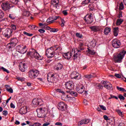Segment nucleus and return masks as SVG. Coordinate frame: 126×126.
I'll return each instance as SVG.
<instances>
[{"mask_svg": "<svg viewBox=\"0 0 126 126\" xmlns=\"http://www.w3.org/2000/svg\"><path fill=\"white\" fill-rule=\"evenodd\" d=\"M81 51H83V48H80V50L76 48L75 49H72V51L70 52H67L63 54V57L65 59V60H70L71 57L73 55V60L74 61H76L80 56H81Z\"/></svg>", "mask_w": 126, "mask_h": 126, "instance_id": "nucleus-1", "label": "nucleus"}, {"mask_svg": "<svg viewBox=\"0 0 126 126\" xmlns=\"http://www.w3.org/2000/svg\"><path fill=\"white\" fill-rule=\"evenodd\" d=\"M126 51L122 50L119 53L114 54L113 60L116 63H121L123 62L125 56H126Z\"/></svg>", "mask_w": 126, "mask_h": 126, "instance_id": "nucleus-2", "label": "nucleus"}, {"mask_svg": "<svg viewBox=\"0 0 126 126\" xmlns=\"http://www.w3.org/2000/svg\"><path fill=\"white\" fill-rule=\"evenodd\" d=\"M28 55L30 56L31 58H34V59L38 60V61H41L42 59V56H40V54L34 49H31L30 52L28 53Z\"/></svg>", "mask_w": 126, "mask_h": 126, "instance_id": "nucleus-3", "label": "nucleus"}, {"mask_svg": "<svg viewBox=\"0 0 126 126\" xmlns=\"http://www.w3.org/2000/svg\"><path fill=\"white\" fill-rule=\"evenodd\" d=\"M59 77V75L53 73H49L47 74V80L48 82L53 83L56 81V79Z\"/></svg>", "mask_w": 126, "mask_h": 126, "instance_id": "nucleus-4", "label": "nucleus"}, {"mask_svg": "<svg viewBox=\"0 0 126 126\" xmlns=\"http://www.w3.org/2000/svg\"><path fill=\"white\" fill-rule=\"evenodd\" d=\"M27 47L26 46H23L22 45H18L16 47V50L18 51L20 54H25L26 52H27V49H26Z\"/></svg>", "mask_w": 126, "mask_h": 126, "instance_id": "nucleus-5", "label": "nucleus"}, {"mask_svg": "<svg viewBox=\"0 0 126 126\" xmlns=\"http://www.w3.org/2000/svg\"><path fill=\"white\" fill-rule=\"evenodd\" d=\"M54 53H55L54 47H50L46 50V56H47V58L51 59V58H53L54 57Z\"/></svg>", "mask_w": 126, "mask_h": 126, "instance_id": "nucleus-6", "label": "nucleus"}, {"mask_svg": "<svg viewBox=\"0 0 126 126\" xmlns=\"http://www.w3.org/2000/svg\"><path fill=\"white\" fill-rule=\"evenodd\" d=\"M39 75V71L37 70H32L29 72V76L30 78H36Z\"/></svg>", "mask_w": 126, "mask_h": 126, "instance_id": "nucleus-7", "label": "nucleus"}, {"mask_svg": "<svg viewBox=\"0 0 126 126\" xmlns=\"http://www.w3.org/2000/svg\"><path fill=\"white\" fill-rule=\"evenodd\" d=\"M84 20L86 22L87 24H91L93 23L94 19L92 18V14H87L84 18Z\"/></svg>", "mask_w": 126, "mask_h": 126, "instance_id": "nucleus-8", "label": "nucleus"}, {"mask_svg": "<svg viewBox=\"0 0 126 126\" xmlns=\"http://www.w3.org/2000/svg\"><path fill=\"white\" fill-rule=\"evenodd\" d=\"M12 32H13L12 30L9 28H7L5 30V32L3 33V35L6 38H7V39H9L10 37H12Z\"/></svg>", "mask_w": 126, "mask_h": 126, "instance_id": "nucleus-9", "label": "nucleus"}, {"mask_svg": "<svg viewBox=\"0 0 126 126\" xmlns=\"http://www.w3.org/2000/svg\"><path fill=\"white\" fill-rule=\"evenodd\" d=\"M32 104L33 107H37V106H41L43 104V100L41 98H34L32 101Z\"/></svg>", "mask_w": 126, "mask_h": 126, "instance_id": "nucleus-10", "label": "nucleus"}, {"mask_svg": "<svg viewBox=\"0 0 126 126\" xmlns=\"http://www.w3.org/2000/svg\"><path fill=\"white\" fill-rule=\"evenodd\" d=\"M1 6L2 7V9L4 10V11H6V10H9L11 7H13V6H11L10 3L8 2H3L1 4Z\"/></svg>", "mask_w": 126, "mask_h": 126, "instance_id": "nucleus-11", "label": "nucleus"}, {"mask_svg": "<svg viewBox=\"0 0 126 126\" xmlns=\"http://www.w3.org/2000/svg\"><path fill=\"white\" fill-rule=\"evenodd\" d=\"M112 45L113 48L118 49V48H120L121 46V41L117 39H114L112 41Z\"/></svg>", "mask_w": 126, "mask_h": 126, "instance_id": "nucleus-12", "label": "nucleus"}, {"mask_svg": "<svg viewBox=\"0 0 126 126\" xmlns=\"http://www.w3.org/2000/svg\"><path fill=\"white\" fill-rule=\"evenodd\" d=\"M102 84L103 85L104 87L108 90H113L114 89L113 88V86H112V84H111V83H110L109 82L104 81L102 83Z\"/></svg>", "mask_w": 126, "mask_h": 126, "instance_id": "nucleus-13", "label": "nucleus"}, {"mask_svg": "<svg viewBox=\"0 0 126 126\" xmlns=\"http://www.w3.org/2000/svg\"><path fill=\"white\" fill-rule=\"evenodd\" d=\"M71 78H72V79H80L81 76L79 73H77V72L74 71L71 73Z\"/></svg>", "mask_w": 126, "mask_h": 126, "instance_id": "nucleus-14", "label": "nucleus"}, {"mask_svg": "<svg viewBox=\"0 0 126 126\" xmlns=\"http://www.w3.org/2000/svg\"><path fill=\"white\" fill-rule=\"evenodd\" d=\"M65 88L66 89H68L70 91L73 89V82L71 81H69L65 84Z\"/></svg>", "mask_w": 126, "mask_h": 126, "instance_id": "nucleus-15", "label": "nucleus"}, {"mask_svg": "<svg viewBox=\"0 0 126 126\" xmlns=\"http://www.w3.org/2000/svg\"><path fill=\"white\" fill-rule=\"evenodd\" d=\"M58 108L60 111H63L66 108V105H65V104L63 102H60L58 104Z\"/></svg>", "mask_w": 126, "mask_h": 126, "instance_id": "nucleus-16", "label": "nucleus"}, {"mask_svg": "<svg viewBox=\"0 0 126 126\" xmlns=\"http://www.w3.org/2000/svg\"><path fill=\"white\" fill-rule=\"evenodd\" d=\"M27 68V65L25 63H20L19 65V69L22 72L25 71V69Z\"/></svg>", "mask_w": 126, "mask_h": 126, "instance_id": "nucleus-17", "label": "nucleus"}, {"mask_svg": "<svg viewBox=\"0 0 126 126\" xmlns=\"http://www.w3.org/2000/svg\"><path fill=\"white\" fill-rule=\"evenodd\" d=\"M90 122V120L85 119L81 120L78 123V126H82V125H86Z\"/></svg>", "mask_w": 126, "mask_h": 126, "instance_id": "nucleus-18", "label": "nucleus"}, {"mask_svg": "<svg viewBox=\"0 0 126 126\" xmlns=\"http://www.w3.org/2000/svg\"><path fill=\"white\" fill-rule=\"evenodd\" d=\"M84 90H85V88L83 86H77L76 88V91L80 94H82L84 92Z\"/></svg>", "mask_w": 126, "mask_h": 126, "instance_id": "nucleus-19", "label": "nucleus"}, {"mask_svg": "<svg viewBox=\"0 0 126 126\" xmlns=\"http://www.w3.org/2000/svg\"><path fill=\"white\" fill-rule=\"evenodd\" d=\"M84 78H86L88 80H90V79H92V78H94V77H96V74L93 73L92 74H87L85 75L84 76Z\"/></svg>", "mask_w": 126, "mask_h": 126, "instance_id": "nucleus-20", "label": "nucleus"}, {"mask_svg": "<svg viewBox=\"0 0 126 126\" xmlns=\"http://www.w3.org/2000/svg\"><path fill=\"white\" fill-rule=\"evenodd\" d=\"M52 19V20L51 21H50L51 18H48L47 20V23H48L49 24H51V23H53L54 22L55 20H57V19H58V18H60V16H53L52 18H51Z\"/></svg>", "mask_w": 126, "mask_h": 126, "instance_id": "nucleus-21", "label": "nucleus"}, {"mask_svg": "<svg viewBox=\"0 0 126 126\" xmlns=\"http://www.w3.org/2000/svg\"><path fill=\"white\" fill-rule=\"evenodd\" d=\"M19 113L21 115H24L27 113V106H23L22 107L20 110Z\"/></svg>", "mask_w": 126, "mask_h": 126, "instance_id": "nucleus-22", "label": "nucleus"}, {"mask_svg": "<svg viewBox=\"0 0 126 126\" xmlns=\"http://www.w3.org/2000/svg\"><path fill=\"white\" fill-rule=\"evenodd\" d=\"M60 3V0H52V4L53 5L54 7L57 8L58 7V5Z\"/></svg>", "mask_w": 126, "mask_h": 126, "instance_id": "nucleus-23", "label": "nucleus"}, {"mask_svg": "<svg viewBox=\"0 0 126 126\" xmlns=\"http://www.w3.org/2000/svg\"><path fill=\"white\" fill-rule=\"evenodd\" d=\"M90 28L92 30V31H93L94 32H98V31H100L99 27L97 26H94L90 27Z\"/></svg>", "mask_w": 126, "mask_h": 126, "instance_id": "nucleus-24", "label": "nucleus"}, {"mask_svg": "<svg viewBox=\"0 0 126 126\" xmlns=\"http://www.w3.org/2000/svg\"><path fill=\"white\" fill-rule=\"evenodd\" d=\"M12 56L14 57V58H19V57H20V53L17 51H14L12 54Z\"/></svg>", "mask_w": 126, "mask_h": 126, "instance_id": "nucleus-25", "label": "nucleus"}, {"mask_svg": "<svg viewBox=\"0 0 126 126\" xmlns=\"http://www.w3.org/2000/svg\"><path fill=\"white\" fill-rule=\"evenodd\" d=\"M110 32H111L110 28L106 27L104 29V33L105 35H108Z\"/></svg>", "mask_w": 126, "mask_h": 126, "instance_id": "nucleus-26", "label": "nucleus"}, {"mask_svg": "<svg viewBox=\"0 0 126 126\" xmlns=\"http://www.w3.org/2000/svg\"><path fill=\"white\" fill-rule=\"evenodd\" d=\"M119 30L118 27L114 28L113 33L115 37H117L118 35H119Z\"/></svg>", "mask_w": 126, "mask_h": 126, "instance_id": "nucleus-27", "label": "nucleus"}, {"mask_svg": "<svg viewBox=\"0 0 126 126\" xmlns=\"http://www.w3.org/2000/svg\"><path fill=\"white\" fill-rule=\"evenodd\" d=\"M66 93H69V94H70V95H72V96H74V97H76L77 96V95H78L77 93L72 91H66Z\"/></svg>", "mask_w": 126, "mask_h": 126, "instance_id": "nucleus-28", "label": "nucleus"}, {"mask_svg": "<svg viewBox=\"0 0 126 126\" xmlns=\"http://www.w3.org/2000/svg\"><path fill=\"white\" fill-rule=\"evenodd\" d=\"M107 126H115V120L107 121Z\"/></svg>", "mask_w": 126, "mask_h": 126, "instance_id": "nucleus-29", "label": "nucleus"}, {"mask_svg": "<svg viewBox=\"0 0 126 126\" xmlns=\"http://www.w3.org/2000/svg\"><path fill=\"white\" fill-rule=\"evenodd\" d=\"M88 52L89 53V54H90V55H95V54H96L95 50L93 49H90L89 48L88 49Z\"/></svg>", "mask_w": 126, "mask_h": 126, "instance_id": "nucleus-30", "label": "nucleus"}, {"mask_svg": "<svg viewBox=\"0 0 126 126\" xmlns=\"http://www.w3.org/2000/svg\"><path fill=\"white\" fill-rule=\"evenodd\" d=\"M62 68H63V64H62L61 63H59L56 65V69H57V70H61Z\"/></svg>", "mask_w": 126, "mask_h": 126, "instance_id": "nucleus-31", "label": "nucleus"}, {"mask_svg": "<svg viewBox=\"0 0 126 126\" xmlns=\"http://www.w3.org/2000/svg\"><path fill=\"white\" fill-rule=\"evenodd\" d=\"M124 21V19H118L116 21V25L119 26L121 25L123 22Z\"/></svg>", "mask_w": 126, "mask_h": 126, "instance_id": "nucleus-32", "label": "nucleus"}, {"mask_svg": "<svg viewBox=\"0 0 126 126\" xmlns=\"http://www.w3.org/2000/svg\"><path fill=\"white\" fill-rule=\"evenodd\" d=\"M90 44L92 47H95L96 44V39H94L92 41H91Z\"/></svg>", "mask_w": 126, "mask_h": 126, "instance_id": "nucleus-33", "label": "nucleus"}, {"mask_svg": "<svg viewBox=\"0 0 126 126\" xmlns=\"http://www.w3.org/2000/svg\"><path fill=\"white\" fill-rule=\"evenodd\" d=\"M23 15L24 16H30V12L26 10H24L23 12Z\"/></svg>", "mask_w": 126, "mask_h": 126, "instance_id": "nucleus-34", "label": "nucleus"}, {"mask_svg": "<svg viewBox=\"0 0 126 126\" xmlns=\"http://www.w3.org/2000/svg\"><path fill=\"white\" fill-rule=\"evenodd\" d=\"M116 112H117V114L120 116V117H124V114H123V112H122L120 109H116Z\"/></svg>", "mask_w": 126, "mask_h": 126, "instance_id": "nucleus-35", "label": "nucleus"}, {"mask_svg": "<svg viewBox=\"0 0 126 126\" xmlns=\"http://www.w3.org/2000/svg\"><path fill=\"white\" fill-rule=\"evenodd\" d=\"M20 1V0H10V2L13 4H18V2Z\"/></svg>", "mask_w": 126, "mask_h": 126, "instance_id": "nucleus-36", "label": "nucleus"}, {"mask_svg": "<svg viewBox=\"0 0 126 126\" xmlns=\"http://www.w3.org/2000/svg\"><path fill=\"white\" fill-rule=\"evenodd\" d=\"M116 88L117 90H119V91H122V92H126V90L124 89V88H120L119 86H117Z\"/></svg>", "mask_w": 126, "mask_h": 126, "instance_id": "nucleus-37", "label": "nucleus"}, {"mask_svg": "<svg viewBox=\"0 0 126 126\" xmlns=\"http://www.w3.org/2000/svg\"><path fill=\"white\" fill-rule=\"evenodd\" d=\"M118 98H119V99H120V100H121L122 102L124 101L125 100V98L124 97V96H123V95H122V94H121L118 95Z\"/></svg>", "mask_w": 126, "mask_h": 126, "instance_id": "nucleus-38", "label": "nucleus"}, {"mask_svg": "<svg viewBox=\"0 0 126 126\" xmlns=\"http://www.w3.org/2000/svg\"><path fill=\"white\" fill-rule=\"evenodd\" d=\"M89 2H91V0H85L82 2V4H87Z\"/></svg>", "mask_w": 126, "mask_h": 126, "instance_id": "nucleus-39", "label": "nucleus"}, {"mask_svg": "<svg viewBox=\"0 0 126 126\" xmlns=\"http://www.w3.org/2000/svg\"><path fill=\"white\" fill-rule=\"evenodd\" d=\"M4 16V13L3 12L0 10V19H1L3 18V17Z\"/></svg>", "mask_w": 126, "mask_h": 126, "instance_id": "nucleus-40", "label": "nucleus"}, {"mask_svg": "<svg viewBox=\"0 0 126 126\" xmlns=\"http://www.w3.org/2000/svg\"><path fill=\"white\" fill-rule=\"evenodd\" d=\"M23 34H24V35H26V36H29L30 37H31V36H33V34L28 33L26 32H24Z\"/></svg>", "mask_w": 126, "mask_h": 126, "instance_id": "nucleus-41", "label": "nucleus"}, {"mask_svg": "<svg viewBox=\"0 0 126 126\" xmlns=\"http://www.w3.org/2000/svg\"><path fill=\"white\" fill-rule=\"evenodd\" d=\"M76 36L77 37V38H79L80 39H82V37H83L82 34H80V33L78 32L76 33Z\"/></svg>", "mask_w": 126, "mask_h": 126, "instance_id": "nucleus-42", "label": "nucleus"}, {"mask_svg": "<svg viewBox=\"0 0 126 126\" xmlns=\"http://www.w3.org/2000/svg\"><path fill=\"white\" fill-rule=\"evenodd\" d=\"M58 31H59V29H58L51 28V29L50 30V32H53V33L58 32Z\"/></svg>", "mask_w": 126, "mask_h": 126, "instance_id": "nucleus-43", "label": "nucleus"}, {"mask_svg": "<svg viewBox=\"0 0 126 126\" xmlns=\"http://www.w3.org/2000/svg\"><path fill=\"white\" fill-rule=\"evenodd\" d=\"M15 38H12L10 39V42L8 45H12L13 44H15V42L13 41V40H14Z\"/></svg>", "mask_w": 126, "mask_h": 126, "instance_id": "nucleus-44", "label": "nucleus"}, {"mask_svg": "<svg viewBox=\"0 0 126 126\" xmlns=\"http://www.w3.org/2000/svg\"><path fill=\"white\" fill-rule=\"evenodd\" d=\"M6 91H7L8 92H9L10 93H13V90L12 89V88H10L9 89L8 88H6Z\"/></svg>", "mask_w": 126, "mask_h": 126, "instance_id": "nucleus-45", "label": "nucleus"}, {"mask_svg": "<svg viewBox=\"0 0 126 126\" xmlns=\"http://www.w3.org/2000/svg\"><path fill=\"white\" fill-rule=\"evenodd\" d=\"M61 26L62 27H63L64 26V23H65V21H64V20L63 19H61Z\"/></svg>", "mask_w": 126, "mask_h": 126, "instance_id": "nucleus-46", "label": "nucleus"}, {"mask_svg": "<svg viewBox=\"0 0 126 126\" xmlns=\"http://www.w3.org/2000/svg\"><path fill=\"white\" fill-rule=\"evenodd\" d=\"M119 9H120V10H123V9H124V4L123 3V2H121L120 4Z\"/></svg>", "mask_w": 126, "mask_h": 126, "instance_id": "nucleus-47", "label": "nucleus"}, {"mask_svg": "<svg viewBox=\"0 0 126 126\" xmlns=\"http://www.w3.org/2000/svg\"><path fill=\"white\" fill-rule=\"evenodd\" d=\"M89 7L90 9V10H94V6L93 5V4H90L89 5Z\"/></svg>", "mask_w": 126, "mask_h": 126, "instance_id": "nucleus-48", "label": "nucleus"}, {"mask_svg": "<svg viewBox=\"0 0 126 126\" xmlns=\"http://www.w3.org/2000/svg\"><path fill=\"white\" fill-rule=\"evenodd\" d=\"M96 89H103V86L100 84H98V85L96 86Z\"/></svg>", "mask_w": 126, "mask_h": 126, "instance_id": "nucleus-49", "label": "nucleus"}, {"mask_svg": "<svg viewBox=\"0 0 126 126\" xmlns=\"http://www.w3.org/2000/svg\"><path fill=\"white\" fill-rule=\"evenodd\" d=\"M99 107L100 109L103 111H106V110H107V108H106V107L104 106V105H99Z\"/></svg>", "mask_w": 126, "mask_h": 126, "instance_id": "nucleus-50", "label": "nucleus"}, {"mask_svg": "<svg viewBox=\"0 0 126 126\" xmlns=\"http://www.w3.org/2000/svg\"><path fill=\"white\" fill-rule=\"evenodd\" d=\"M10 27L12 30H16V26L15 25H11Z\"/></svg>", "mask_w": 126, "mask_h": 126, "instance_id": "nucleus-51", "label": "nucleus"}, {"mask_svg": "<svg viewBox=\"0 0 126 126\" xmlns=\"http://www.w3.org/2000/svg\"><path fill=\"white\" fill-rule=\"evenodd\" d=\"M2 115L3 116H7L8 115V112L7 110H4L2 111Z\"/></svg>", "mask_w": 126, "mask_h": 126, "instance_id": "nucleus-52", "label": "nucleus"}, {"mask_svg": "<svg viewBox=\"0 0 126 126\" xmlns=\"http://www.w3.org/2000/svg\"><path fill=\"white\" fill-rule=\"evenodd\" d=\"M1 69H2L3 71H4L5 72H7V73H9V71L3 67H1Z\"/></svg>", "mask_w": 126, "mask_h": 126, "instance_id": "nucleus-53", "label": "nucleus"}, {"mask_svg": "<svg viewBox=\"0 0 126 126\" xmlns=\"http://www.w3.org/2000/svg\"><path fill=\"white\" fill-rule=\"evenodd\" d=\"M117 17H118V18H121L123 17V12L120 11L119 14L118 16H117Z\"/></svg>", "mask_w": 126, "mask_h": 126, "instance_id": "nucleus-54", "label": "nucleus"}, {"mask_svg": "<svg viewBox=\"0 0 126 126\" xmlns=\"http://www.w3.org/2000/svg\"><path fill=\"white\" fill-rule=\"evenodd\" d=\"M57 92H59V93H62V94H64V92L62 91L61 89H57L56 90Z\"/></svg>", "mask_w": 126, "mask_h": 126, "instance_id": "nucleus-55", "label": "nucleus"}, {"mask_svg": "<svg viewBox=\"0 0 126 126\" xmlns=\"http://www.w3.org/2000/svg\"><path fill=\"white\" fill-rule=\"evenodd\" d=\"M103 118H104V120L107 121V122H108V121H110V119H109V117H108V116H107V115H104Z\"/></svg>", "mask_w": 126, "mask_h": 126, "instance_id": "nucleus-56", "label": "nucleus"}, {"mask_svg": "<svg viewBox=\"0 0 126 126\" xmlns=\"http://www.w3.org/2000/svg\"><path fill=\"white\" fill-rule=\"evenodd\" d=\"M9 18H10V19H15V17L14 16H13V15L11 14H10L9 15Z\"/></svg>", "mask_w": 126, "mask_h": 126, "instance_id": "nucleus-57", "label": "nucleus"}, {"mask_svg": "<svg viewBox=\"0 0 126 126\" xmlns=\"http://www.w3.org/2000/svg\"><path fill=\"white\" fill-rule=\"evenodd\" d=\"M34 25H30L29 26V28H30V29H31L32 30H34Z\"/></svg>", "mask_w": 126, "mask_h": 126, "instance_id": "nucleus-58", "label": "nucleus"}, {"mask_svg": "<svg viewBox=\"0 0 126 126\" xmlns=\"http://www.w3.org/2000/svg\"><path fill=\"white\" fill-rule=\"evenodd\" d=\"M16 79L18 80L19 81H24V79L20 77H17Z\"/></svg>", "mask_w": 126, "mask_h": 126, "instance_id": "nucleus-59", "label": "nucleus"}, {"mask_svg": "<svg viewBox=\"0 0 126 126\" xmlns=\"http://www.w3.org/2000/svg\"><path fill=\"white\" fill-rule=\"evenodd\" d=\"M115 76L117 78H121L122 77V76L120 74H115Z\"/></svg>", "mask_w": 126, "mask_h": 126, "instance_id": "nucleus-60", "label": "nucleus"}, {"mask_svg": "<svg viewBox=\"0 0 126 126\" xmlns=\"http://www.w3.org/2000/svg\"><path fill=\"white\" fill-rule=\"evenodd\" d=\"M56 126H63V124H62V123L61 122H57L55 124Z\"/></svg>", "mask_w": 126, "mask_h": 126, "instance_id": "nucleus-61", "label": "nucleus"}, {"mask_svg": "<svg viewBox=\"0 0 126 126\" xmlns=\"http://www.w3.org/2000/svg\"><path fill=\"white\" fill-rule=\"evenodd\" d=\"M83 103L85 105H88V101L86 99H84L83 101Z\"/></svg>", "mask_w": 126, "mask_h": 126, "instance_id": "nucleus-62", "label": "nucleus"}, {"mask_svg": "<svg viewBox=\"0 0 126 126\" xmlns=\"http://www.w3.org/2000/svg\"><path fill=\"white\" fill-rule=\"evenodd\" d=\"M38 32H40V33H45V30L39 29L38 30Z\"/></svg>", "mask_w": 126, "mask_h": 126, "instance_id": "nucleus-63", "label": "nucleus"}, {"mask_svg": "<svg viewBox=\"0 0 126 126\" xmlns=\"http://www.w3.org/2000/svg\"><path fill=\"white\" fill-rule=\"evenodd\" d=\"M63 15H64L65 16L67 15V11L66 10H63Z\"/></svg>", "mask_w": 126, "mask_h": 126, "instance_id": "nucleus-64", "label": "nucleus"}]
</instances>
